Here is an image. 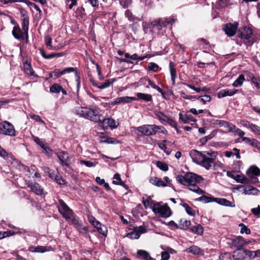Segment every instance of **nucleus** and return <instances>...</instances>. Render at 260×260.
I'll return each mask as SVG.
<instances>
[{
	"instance_id": "nucleus-1",
	"label": "nucleus",
	"mask_w": 260,
	"mask_h": 260,
	"mask_svg": "<svg viewBox=\"0 0 260 260\" xmlns=\"http://www.w3.org/2000/svg\"><path fill=\"white\" fill-rule=\"evenodd\" d=\"M177 182L180 184L188 186L190 190L201 195L205 193V191L201 189L197 183L200 182L202 179V177L194 173H187L184 176L178 175L176 177Z\"/></svg>"
},
{
	"instance_id": "nucleus-2",
	"label": "nucleus",
	"mask_w": 260,
	"mask_h": 260,
	"mask_svg": "<svg viewBox=\"0 0 260 260\" xmlns=\"http://www.w3.org/2000/svg\"><path fill=\"white\" fill-rule=\"evenodd\" d=\"M176 18L174 16L170 18H161L150 22H143V29L145 34L159 32V31L168 25L172 26Z\"/></svg>"
},
{
	"instance_id": "nucleus-3",
	"label": "nucleus",
	"mask_w": 260,
	"mask_h": 260,
	"mask_svg": "<svg viewBox=\"0 0 260 260\" xmlns=\"http://www.w3.org/2000/svg\"><path fill=\"white\" fill-rule=\"evenodd\" d=\"M217 154L218 153L216 151H204V154L199 165L206 170H210L214 164Z\"/></svg>"
},
{
	"instance_id": "nucleus-4",
	"label": "nucleus",
	"mask_w": 260,
	"mask_h": 260,
	"mask_svg": "<svg viewBox=\"0 0 260 260\" xmlns=\"http://www.w3.org/2000/svg\"><path fill=\"white\" fill-rule=\"evenodd\" d=\"M238 35L241 39L246 40L248 45H251L254 42L252 30L248 27L245 26L240 28Z\"/></svg>"
},
{
	"instance_id": "nucleus-5",
	"label": "nucleus",
	"mask_w": 260,
	"mask_h": 260,
	"mask_svg": "<svg viewBox=\"0 0 260 260\" xmlns=\"http://www.w3.org/2000/svg\"><path fill=\"white\" fill-rule=\"evenodd\" d=\"M152 211L163 218L169 217L171 215V209L167 204L161 205L159 203H155L153 205Z\"/></svg>"
},
{
	"instance_id": "nucleus-6",
	"label": "nucleus",
	"mask_w": 260,
	"mask_h": 260,
	"mask_svg": "<svg viewBox=\"0 0 260 260\" xmlns=\"http://www.w3.org/2000/svg\"><path fill=\"white\" fill-rule=\"evenodd\" d=\"M0 134L14 137L16 136V131L14 125L8 121L0 122Z\"/></svg>"
},
{
	"instance_id": "nucleus-7",
	"label": "nucleus",
	"mask_w": 260,
	"mask_h": 260,
	"mask_svg": "<svg viewBox=\"0 0 260 260\" xmlns=\"http://www.w3.org/2000/svg\"><path fill=\"white\" fill-rule=\"evenodd\" d=\"M100 111V109L96 106L88 107L87 112L88 116H86V119L94 122H101L102 115Z\"/></svg>"
},
{
	"instance_id": "nucleus-8",
	"label": "nucleus",
	"mask_w": 260,
	"mask_h": 260,
	"mask_svg": "<svg viewBox=\"0 0 260 260\" xmlns=\"http://www.w3.org/2000/svg\"><path fill=\"white\" fill-rule=\"evenodd\" d=\"M57 207L59 212L66 220H69L75 214L62 200L59 199Z\"/></svg>"
},
{
	"instance_id": "nucleus-9",
	"label": "nucleus",
	"mask_w": 260,
	"mask_h": 260,
	"mask_svg": "<svg viewBox=\"0 0 260 260\" xmlns=\"http://www.w3.org/2000/svg\"><path fill=\"white\" fill-rule=\"evenodd\" d=\"M134 128L137 129L141 134L146 136L155 135V124H145Z\"/></svg>"
},
{
	"instance_id": "nucleus-10",
	"label": "nucleus",
	"mask_w": 260,
	"mask_h": 260,
	"mask_svg": "<svg viewBox=\"0 0 260 260\" xmlns=\"http://www.w3.org/2000/svg\"><path fill=\"white\" fill-rule=\"evenodd\" d=\"M146 232L147 229L145 226L141 225L134 227L133 231L127 233L125 237L132 240L138 239L141 234Z\"/></svg>"
},
{
	"instance_id": "nucleus-11",
	"label": "nucleus",
	"mask_w": 260,
	"mask_h": 260,
	"mask_svg": "<svg viewBox=\"0 0 260 260\" xmlns=\"http://www.w3.org/2000/svg\"><path fill=\"white\" fill-rule=\"evenodd\" d=\"M228 243L232 247L237 249H240V248L248 244L245 239L240 236L233 239H229Z\"/></svg>"
},
{
	"instance_id": "nucleus-12",
	"label": "nucleus",
	"mask_w": 260,
	"mask_h": 260,
	"mask_svg": "<svg viewBox=\"0 0 260 260\" xmlns=\"http://www.w3.org/2000/svg\"><path fill=\"white\" fill-rule=\"evenodd\" d=\"M58 157L62 166L69 167L70 166L69 153L64 151H59L55 153Z\"/></svg>"
},
{
	"instance_id": "nucleus-13",
	"label": "nucleus",
	"mask_w": 260,
	"mask_h": 260,
	"mask_svg": "<svg viewBox=\"0 0 260 260\" xmlns=\"http://www.w3.org/2000/svg\"><path fill=\"white\" fill-rule=\"evenodd\" d=\"M69 224H73L80 233H84L86 231V227H84L82 224L81 221L79 220V217L74 214L72 217L67 220Z\"/></svg>"
},
{
	"instance_id": "nucleus-14",
	"label": "nucleus",
	"mask_w": 260,
	"mask_h": 260,
	"mask_svg": "<svg viewBox=\"0 0 260 260\" xmlns=\"http://www.w3.org/2000/svg\"><path fill=\"white\" fill-rule=\"evenodd\" d=\"M238 25L237 22L226 23L224 25L223 29L228 36L232 37L235 35L237 30Z\"/></svg>"
},
{
	"instance_id": "nucleus-15",
	"label": "nucleus",
	"mask_w": 260,
	"mask_h": 260,
	"mask_svg": "<svg viewBox=\"0 0 260 260\" xmlns=\"http://www.w3.org/2000/svg\"><path fill=\"white\" fill-rule=\"evenodd\" d=\"M26 184L30 189L31 191L36 194L42 196L44 194L43 190L39 183L29 181H26Z\"/></svg>"
},
{
	"instance_id": "nucleus-16",
	"label": "nucleus",
	"mask_w": 260,
	"mask_h": 260,
	"mask_svg": "<svg viewBox=\"0 0 260 260\" xmlns=\"http://www.w3.org/2000/svg\"><path fill=\"white\" fill-rule=\"evenodd\" d=\"M204 154V151L200 152L196 150H191L189 152V156L192 159L193 162L199 165L203 156Z\"/></svg>"
},
{
	"instance_id": "nucleus-17",
	"label": "nucleus",
	"mask_w": 260,
	"mask_h": 260,
	"mask_svg": "<svg viewBox=\"0 0 260 260\" xmlns=\"http://www.w3.org/2000/svg\"><path fill=\"white\" fill-rule=\"evenodd\" d=\"M88 107L76 106L73 109V113L76 115L86 119Z\"/></svg>"
},
{
	"instance_id": "nucleus-18",
	"label": "nucleus",
	"mask_w": 260,
	"mask_h": 260,
	"mask_svg": "<svg viewBox=\"0 0 260 260\" xmlns=\"http://www.w3.org/2000/svg\"><path fill=\"white\" fill-rule=\"evenodd\" d=\"M238 92V90L237 89H224L220 90L218 92L217 96L218 98H222L226 96H231L234 95Z\"/></svg>"
},
{
	"instance_id": "nucleus-19",
	"label": "nucleus",
	"mask_w": 260,
	"mask_h": 260,
	"mask_svg": "<svg viewBox=\"0 0 260 260\" xmlns=\"http://www.w3.org/2000/svg\"><path fill=\"white\" fill-rule=\"evenodd\" d=\"M99 122L101 123L102 126L105 128L108 127L116 128L117 127L116 121L112 118H104L103 120L101 119V121Z\"/></svg>"
},
{
	"instance_id": "nucleus-20",
	"label": "nucleus",
	"mask_w": 260,
	"mask_h": 260,
	"mask_svg": "<svg viewBox=\"0 0 260 260\" xmlns=\"http://www.w3.org/2000/svg\"><path fill=\"white\" fill-rule=\"evenodd\" d=\"M179 121L183 123H189L190 122H196V119L194 118L190 114H183L179 113Z\"/></svg>"
},
{
	"instance_id": "nucleus-21",
	"label": "nucleus",
	"mask_w": 260,
	"mask_h": 260,
	"mask_svg": "<svg viewBox=\"0 0 260 260\" xmlns=\"http://www.w3.org/2000/svg\"><path fill=\"white\" fill-rule=\"evenodd\" d=\"M169 70L171 76V81L172 84H175V80L177 78V73L176 71V64L173 61H170L169 63Z\"/></svg>"
},
{
	"instance_id": "nucleus-22",
	"label": "nucleus",
	"mask_w": 260,
	"mask_h": 260,
	"mask_svg": "<svg viewBox=\"0 0 260 260\" xmlns=\"http://www.w3.org/2000/svg\"><path fill=\"white\" fill-rule=\"evenodd\" d=\"M149 182L152 184L156 186L157 187H166L167 186V184H166L165 182L161 180V179L156 177H151L149 179Z\"/></svg>"
},
{
	"instance_id": "nucleus-23",
	"label": "nucleus",
	"mask_w": 260,
	"mask_h": 260,
	"mask_svg": "<svg viewBox=\"0 0 260 260\" xmlns=\"http://www.w3.org/2000/svg\"><path fill=\"white\" fill-rule=\"evenodd\" d=\"M233 257L235 259L243 260L245 258V250L237 249L234 251Z\"/></svg>"
},
{
	"instance_id": "nucleus-24",
	"label": "nucleus",
	"mask_w": 260,
	"mask_h": 260,
	"mask_svg": "<svg viewBox=\"0 0 260 260\" xmlns=\"http://www.w3.org/2000/svg\"><path fill=\"white\" fill-rule=\"evenodd\" d=\"M51 247H47L42 246H38L36 247H30L29 250L32 252H38V253H44L46 251H50Z\"/></svg>"
},
{
	"instance_id": "nucleus-25",
	"label": "nucleus",
	"mask_w": 260,
	"mask_h": 260,
	"mask_svg": "<svg viewBox=\"0 0 260 260\" xmlns=\"http://www.w3.org/2000/svg\"><path fill=\"white\" fill-rule=\"evenodd\" d=\"M12 34L14 37L17 40H21L23 37L22 32L18 24L13 27Z\"/></svg>"
},
{
	"instance_id": "nucleus-26",
	"label": "nucleus",
	"mask_w": 260,
	"mask_h": 260,
	"mask_svg": "<svg viewBox=\"0 0 260 260\" xmlns=\"http://www.w3.org/2000/svg\"><path fill=\"white\" fill-rule=\"evenodd\" d=\"M247 173L250 178H252V176H260V169L256 166H252L249 168Z\"/></svg>"
},
{
	"instance_id": "nucleus-27",
	"label": "nucleus",
	"mask_w": 260,
	"mask_h": 260,
	"mask_svg": "<svg viewBox=\"0 0 260 260\" xmlns=\"http://www.w3.org/2000/svg\"><path fill=\"white\" fill-rule=\"evenodd\" d=\"M233 151H226L224 152V155L228 158L231 157L232 156L235 155L237 159H239L241 158L240 154V150L234 148L233 149Z\"/></svg>"
},
{
	"instance_id": "nucleus-28",
	"label": "nucleus",
	"mask_w": 260,
	"mask_h": 260,
	"mask_svg": "<svg viewBox=\"0 0 260 260\" xmlns=\"http://www.w3.org/2000/svg\"><path fill=\"white\" fill-rule=\"evenodd\" d=\"M154 114L162 124L166 123L169 118L168 116L160 111H155L154 112Z\"/></svg>"
},
{
	"instance_id": "nucleus-29",
	"label": "nucleus",
	"mask_w": 260,
	"mask_h": 260,
	"mask_svg": "<svg viewBox=\"0 0 260 260\" xmlns=\"http://www.w3.org/2000/svg\"><path fill=\"white\" fill-rule=\"evenodd\" d=\"M259 192L258 189L251 186H246L244 187L243 193L248 195H255Z\"/></svg>"
},
{
	"instance_id": "nucleus-30",
	"label": "nucleus",
	"mask_w": 260,
	"mask_h": 260,
	"mask_svg": "<svg viewBox=\"0 0 260 260\" xmlns=\"http://www.w3.org/2000/svg\"><path fill=\"white\" fill-rule=\"evenodd\" d=\"M29 19L27 16H24L22 19V27L26 37L28 38Z\"/></svg>"
},
{
	"instance_id": "nucleus-31",
	"label": "nucleus",
	"mask_w": 260,
	"mask_h": 260,
	"mask_svg": "<svg viewBox=\"0 0 260 260\" xmlns=\"http://www.w3.org/2000/svg\"><path fill=\"white\" fill-rule=\"evenodd\" d=\"M23 66L24 71L25 74L29 76L34 75L35 72L34 71L30 63L27 61H24L23 62Z\"/></svg>"
},
{
	"instance_id": "nucleus-32",
	"label": "nucleus",
	"mask_w": 260,
	"mask_h": 260,
	"mask_svg": "<svg viewBox=\"0 0 260 260\" xmlns=\"http://www.w3.org/2000/svg\"><path fill=\"white\" fill-rule=\"evenodd\" d=\"M137 254L139 256L142 257L145 260H155L152 258L149 253L144 250H139L137 251Z\"/></svg>"
},
{
	"instance_id": "nucleus-33",
	"label": "nucleus",
	"mask_w": 260,
	"mask_h": 260,
	"mask_svg": "<svg viewBox=\"0 0 260 260\" xmlns=\"http://www.w3.org/2000/svg\"><path fill=\"white\" fill-rule=\"evenodd\" d=\"M117 101L118 104H121L122 103H131V102L133 101H136L137 100V99L136 97H132V96H121L119 98H117Z\"/></svg>"
},
{
	"instance_id": "nucleus-34",
	"label": "nucleus",
	"mask_w": 260,
	"mask_h": 260,
	"mask_svg": "<svg viewBox=\"0 0 260 260\" xmlns=\"http://www.w3.org/2000/svg\"><path fill=\"white\" fill-rule=\"evenodd\" d=\"M137 100H142L145 102H150L152 100L151 95L147 93L138 92L137 93Z\"/></svg>"
},
{
	"instance_id": "nucleus-35",
	"label": "nucleus",
	"mask_w": 260,
	"mask_h": 260,
	"mask_svg": "<svg viewBox=\"0 0 260 260\" xmlns=\"http://www.w3.org/2000/svg\"><path fill=\"white\" fill-rule=\"evenodd\" d=\"M218 131H219L218 129H215L210 134L201 139L200 140V143L202 144V145H204L208 141L212 139L215 136Z\"/></svg>"
},
{
	"instance_id": "nucleus-36",
	"label": "nucleus",
	"mask_w": 260,
	"mask_h": 260,
	"mask_svg": "<svg viewBox=\"0 0 260 260\" xmlns=\"http://www.w3.org/2000/svg\"><path fill=\"white\" fill-rule=\"evenodd\" d=\"M190 231L194 234L201 235L204 232V229L201 225L197 224L191 226L190 228Z\"/></svg>"
},
{
	"instance_id": "nucleus-37",
	"label": "nucleus",
	"mask_w": 260,
	"mask_h": 260,
	"mask_svg": "<svg viewBox=\"0 0 260 260\" xmlns=\"http://www.w3.org/2000/svg\"><path fill=\"white\" fill-rule=\"evenodd\" d=\"M215 202H217L218 204L225 206L228 207H233L234 205H232V203L231 202L228 201V200L225 199H222V198H215Z\"/></svg>"
},
{
	"instance_id": "nucleus-38",
	"label": "nucleus",
	"mask_w": 260,
	"mask_h": 260,
	"mask_svg": "<svg viewBox=\"0 0 260 260\" xmlns=\"http://www.w3.org/2000/svg\"><path fill=\"white\" fill-rule=\"evenodd\" d=\"M71 72H75V76L77 78V80L78 81V84L79 85V80L80 77H79L78 73L75 68H72V67H70V68H66V69H63L62 71H61V73L63 74V75L66 74L67 73H71Z\"/></svg>"
},
{
	"instance_id": "nucleus-39",
	"label": "nucleus",
	"mask_w": 260,
	"mask_h": 260,
	"mask_svg": "<svg viewBox=\"0 0 260 260\" xmlns=\"http://www.w3.org/2000/svg\"><path fill=\"white\" fill-rule=\"evenodd\" d=\"M245 81V77L243 74L239 76L238 78L233 83V86L235 87H240L242 85L243 82Z\"/></svg>"
},
{
	"instance_id": "nucleus-40",
	"label": "nucleus",
	"mask_w": 260,
	"mask_h": 260,
	"mask_svg": "<svg viewBox=\"0 0 260 260\" xmlns=\"http://www.w3.org/2000/svg\"><path fill=\"white\" fill-rule=\"evenodd\" d=\"M143 203L146 208H150L152 209L153 205L154 204H153V201L150 197H148L146 199L143 198Z\"/></svg>"
},
{
	"instance_id": "nucleus-41",
	"label": "nucleus",
	"mask_w": 260,
	"mask_h": 260,
	"mask_svg": "<svg viewBox=\"0 0 260 260\" xmlns=\"http://www.w3.org/2000/svg\"><path fill=\"white\" fill-rule=\"evenodd\" d=\"M185 251L187 252L191 253L196 255L200 254L201 250L199 247L196 246H192L186 249Z\"/></svg>"
},
{
	"instance_id": "nucleus-42",
	"label": "nucleus",
	"mask_w": 260,
	"mask_h": 260,
	"mask_svg": "<svg viewBox=\"0 0 260 260\" xmlns=\"http://www.w3.org/2000/svg\"><path fill=\"white\" fill-rule=\"evenodd\" d=\"M183 208H184L186 213L190 215L194 216L195 215V211L193 210L187 204L185 203H182L180 204Z\"/></svg>"
},
{
	"instance_id": "nucleus-43",
	"label": "nucleus",
	"mask_w": 260,
	"mask_h": 260,
	"mask_svg": "<svg viewBox=\"0 0 260 260\" xmlns=\"http://www.w3.org/2000/svg\"><path fill=\"white\" fill-rule=\"evenodd\" d=\"M115 81V78L110 79L108 80H107L102 85L99 86L98 88L100 89H105L106 88H108L113 83H114Z\"/></svg>"
},
{
	"instance_id": "nucleus-44",
	"label": "nucleus",
	"mask_w": 260,
	"mask_h": 260,
	"mask_svg": "<svg viewBox=\"0 0 260 260\" xmlns=\"http://www.w3.org/2000/svg\"><path fill=\"white\" fill-rule=\"evenodd\" d=\"M62 89V87L58 84H54L50 87V91L51 93H59Z\"/></svg>"
},
{
	"instance_id": "nucleus-45",
	"label": "nucleus",
	"mask_w": 260,
	"mask_h": 260,
	"mask_svg": "<svg viewBox=\"0 0 260 260\" xmlns=\"http://www.w3.org/2000/svg\"><path fill=\"white\" fill-rule=\"evenodd\" d=\"M198 201L204 202L205 203H208L212 202H215V198L206 196H202L197 199Z\"/></svg>"
},
{
	"instance_id": "nucleus-46",
	"label": "nucleus",
	"mask_w": 260,
	"mask_h": 260,
	"mask_svg": "<svg viewBox=\"0 0 260 260\" xmlns=\"http://www.w3.org/2000/svg\"><path fill=\"white\" fill-rule=\"evenodd\" d=\"M88 221L91 223L94 227L100 225L101 226V223L98 221L95 217L92 215L88 216Z\"/></svg>"
},
{
	"instance_id": "nucleus-47",
	"label": "nucleus",
	"mask_w": 260,
	"mask_h": 260,
	"mask_svg": "<svg viewBox=\"0 0 260 260\" xmlns=\"http://www.w3.org/2000/svg\"><path fill=\"white\" fill-rule=\"evenodd\" d=\"M179 222L180 223V228L182 229H187L190 225V221L189 220L181 219Z\"/></svg>"
},
{
	"instance_id": "nucleus-48",
	"label": "nucleus",
	"mask_w": 260,
	"mask_h": 260,
	"mask_svg": "<svg viewBox=\"0 0 260 260\" xmlns=\"http://www.w3.org/2000/svg\"><path fill=\"white\" fill-rule=\"evenodd\" d=\"M156 166L162 171H166L168 170V166L167 164L162 161H158L156 163Z\"/></svg>"
},
{
	"instance_id": "nucleus-49",
	"label": "nucleus",
	"mask_w": 260,
	"mask_h": 260,
	"mask_svg": "<svg viewBox=\"0 0 260 260\" xmlns=\"http://www.w3.org/2000/svg\"><path fill=\"white\" fill-rule=\"evenodd\" d=\"M32 139L33 140L42 148L46 145L44 142V141H43L42 139H40L38 137L33 136Z\"/></svg>"
},
{
	"instance_id": "nucleus-50",
	"label": "nucleus",
	"mask_w": 260,
	"mask_h": 260,
	"mask_svg": "<svg viewBox=\"0 0 260 260\" xmlns=\"http://www.w3.org/2000/svg\"><path fill=\"white\" fill-rule=\"evenodd\" d=\"M24 3H26L28 6H30L36 10L38 12H39V14H41L42 11L39 6H37L36 4L29 2L27 0H25Z\"/></svg>"
},
{
	"instance_id": "nucleus-51",
	"label": "nucleus",
	"mask_w": 260,
	"mask_h": 260,
	"mask_svg": "<svg viewBox=\"0 0 260 260\" xmlns=\"http://www.w3.org/2000/svg\"><path fill=\"white\" fill-rule=\"evenodd\" d=\"M155 134L157 132L160 131L161 134L167 135L168 134L167 130L163 126L157 125L155 124Z\"/></svg>"
},
{
	"instance_id": "nucleus-52",
	"label": "nucleus",
	"mask_w": 260,
	"mask_h": 260,
	"mask_svg": "<svg viewBox=\"0 0 260 260\" xmlns=\"http://www.w3.org/2000/svg\"><path fill=\"white\" fill-rule=\"evenodd\" d=\"M250 131L255 134L260 135V127L256 124L252 123Z\"/></svg>"
},
{
	"instance_id": "nucleus-53",
	"label": "nucleus",
	"mask_w": 260,
	"mask_h": 260,
	"mask_svg": "<svg viewBox=\"0 0 260 260\" xmlns=\"http://www.w3.org/2000/svg\"><path fill=\"white\" fill-rule=\"evenodd\" d=\"M54 180L58 184H64L66 181L62 178V176L59 175H56L54 176Z\"/></svg>"
},
{
	"instance_id": "nucleus-54",
	"label": "nucleus",
	"mask_w": 260,
	"mask_h": 260,
	"mask_svg": "<svg viewBox=\"0 0 260 260\" xmlns=\"http://www.w3.org/2000/svg\"><path fill=\"white\" fill-rule=\"evenodd\" d=\"M245 257L247 256L249 258H254L257 256L256 251H250L248 250H245Z\"/></svg>"
},
{
	"instance_id": "nucleus-55",
	"label": "nucleus",
	"mask_w": 260,
	"mask_h": 260,
	"mask_svg": "<svg viewBox=\"0 0 260 260\" xmlns=\"http://www.w3.org/2000/svg\"><path fill=\"white\" fill-rule=\"evenodd\" d=\"M232 4L231 0H219L218 4L221 7H225Z\"/></svg>"
},
{
	"instance_id": "nucleus-56",
	"label": "nucleus",
	"mask_w": 260,
	"mask_h": 260,
	"mask_svg": "<svg viewBox=\"0 0 260 260\" xmlns=\"http://www.w3.org/2000/svg\"><path fill=\"white\" fill-rule=\"evenodd\" d=\"M198 99L200 100L204 104H205L206 102L211 101V98L210 95H205L203 96H198Z\"/></svg>"
},
{
	"instance_id": "nucleus-57",
	"label": "nucleus",
	"mask_w": 260,
	"mask_h": 260,
	"mask_svg": "<svg viewBox=\"0 0 260 260\" xmlns=\"http://www.w3.org/2000/svg\"><path fill=\"white\" fill-rule=\"evenodd\" d=\"M148 68L149 70L152 71L154 72H156L158 71L159 67L155 63L150 62L148 64Z\"/></svg>"
},
{
	"instance_id": "nucleus-58",
	"label": "nucleus",
	"mask_w": 260,
	"mask_h": 260,
	"mask_svg": "<svg viewBox=\"0 0 260 260\" xmlns=\"http://www.w3.org/2000/svg\"><path fill=\"white\" fill-rule=\"evenodd\" d=\"M239 226L241 227L240 232L242 234L245 233L246 234H249L250 233V230L243 223H240Z\"/></svg>"
},
{
	"instance_id": "nucleus-59",
	"label": "nucleus",
	"mask_w": 260,
	"mask_h": 260,
	"mask_svg": "<svg viewBox=\"0 0 260 260\" xmlns=\"http://www.w3.org/2000/svg\"><path fill=\"white\" fill-rule=\"evenodd\" d=\"M44 152L49 156H52L53 151L49 146L45 145L43 148Z\"/></svg>"
},
{
	"instance_id": "nucleus-60",
	"label": "nucleus",
	"mask_w": 260,
	"mask_h": 260,
	"mask_svg": "<svg viewBox=\"0 0 260 260\" xmlns=\"http://www.w3.org/2000/svg\"><path fill=\"white\" fill-rule=\"evenodd\" d=\"M224 127L226 128V130L228 132H232L234 129L235 128V125L231 123L226 121Z\"/></svg>"
},
{
	"instance_id": "nucleus-61",
	"label": "nucleus",
	"mask_w": 260,
	"mask_h": 260,
	"mask_svg": "<svg viewBox=\"0 0 260 260\" xmlns=\"http://www.w3.org/2000/svg\"><path fill=\"white\" fill-rule=\"evenodd\" d=\"M252 82L257 89L260 88V78L252 77Z\"/></svg>"
},
{
	"instance_id": "nucleus-62",
	"label": "nucleus",
	"mask_w": 260,
	"mask_h": 260,
	"mask_svg": "<svg viewBox=\"0 0 260 260\" xmlns=\"http://www.w3.org/2000/svg\"><path fill=\"white\" fill-rule=\"evenodd\" d=\"M167 142V140H164L162 142L159 144V147L162 150L164 151L165 152H166L167 154H170V152L168 150H167V147L166 145V143Z\"/></svg>"
},
{
	"instance_id": "nucleus-63",
	"label": "nucleus",
	"mask_w": 260,
	"mask_h": 260,
	"mask_svg": "<svg viewBox=\"0 0 260 260\" xmlns=\"http://www.w3.org/2000/svg\"><path fill=\"white\" fill-rule=\"evenodd\" d=\"M170 257V255L164 250V251L161 253V260H168Z\"/></svg>"
},
{
	"instance_id": "nucleus-64",
	"label": "nucleus",
	"mask_w": 260,
	"mask_h": 260,
	"mask_svg": "<svg viewBox=\"0 0 260 260\" xmlns=\"http://www.w3.org/2000/svg\"><path fill=\"white\" fill-rule=\"evenodd\" d=\"M252 213L257 216H260V206L251 209Z\"/></svg>"
}]
</instances>
